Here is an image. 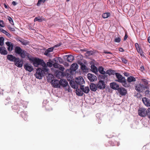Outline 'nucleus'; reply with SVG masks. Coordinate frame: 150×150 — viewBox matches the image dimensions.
<instances>
[{
	"instance_id": "1",
	"label": "nucleus",
	"mask_w": 150,
	"mask_h": 150,
	"mask_svg": "<svg viewBox=\"0 0 150 150\" xmlns=\"http://www.w3.org/2000/svg\"><path fill=\"white\" fill-rule=\"evenodd\" d=\"M115 75L117 79L116 80L117 81L121 83L122 85L124 87L128 88L130 86V84L127 82L125 77H123L120 73H115Z\"/></svg>"
},
{
	"instance_id": "2",
	"label": "nucleus",
	"mask_w": 150,
	"mask_h": 150,
	"mask_svg": "<svg viewBox=\"0 0 150 150\" xmlns=\"http://www.w3.org/2000/svg\"><path fill=\"white\" fill-rule=\"evenodd\" d=\"M69 84L71 87L74 89H76V93L77 95L79 96H82L83 94V91L80 88H79V86H77L75 84L74 81H70Z\"/></svg>"
},
{
	"instance_id": "3",
	"label": "nucleus",
	"mask_w": 150,
	"mask_h": 150,
	"mask_svg": "<svg viewBox=\"0 0 150 150\" xmlns=\"http://www.w3.org/2000/svg\"><path fill=\"white\" fill-rule=\"evenodd\" d=\"M32 61L35 67H38L39 65L44 66L45 65V63L43 60L38 58H33Z\"/></svg>"
},
{
	"instance_id": "4",
	"label": "nucleus",
	"mask_w": 150,
	"mask_h": 150,
	"mask_svg": "<svg viewBox=\"0 0 150 150\" xmlns=\"http://www.w3.org/2000/svg\"><path fill=\"white\" fill-rule=\"evenodd\" d=\"M48 77L49 79L50 77H51V83L52 84L53 87L55 88H60L59 81L57 79H54V76L52 74H49Z\"/></svg>"
},
{
	"instance_id": "5",
	"label": "nucleus",
	"mask_w": 150,
	"mask_h": 150,
	"mask_svg": "<svg viewBox=\"0 0 150 150\" xmlns=\"http://www.w3.org/2000/svg\"><path fill=\"white\" fill-rule=\"evenodd\" d=\"M44 74L42 72L41 69L39 68L36 70V73L34 75L36 78L39 79H42Z\"/></svg>"
},
{
	"instance_id": "6",
	"label": "nucleus",
	"mask_w": 150,
	"mask_h": 150,
	"mask_svg": "<svg viewBox=\"0 0 150 150\" xmlns=\"http://www.w3.org/2000/svg\"><path fill=\"white\" fill-rule=\"evenodd\" d=\"M74 82L76 85H77V86H80V87L81 86H82V84L85 83V81L82 77L80 76L76 78Z\"/></svg>"
},
{
	"instance_id": "7",
	"label": "nucleus",
	"mask_w": 150,
	"mask_h": 150,
	"mask_svg": "<svg viewBox=\"0 0 150 150\" xmlns=\"http://www.w3.org/2000/svg\"><path fill=\"white\" fill-rule=\"evenodd\" d=\"M135 89L139 93H142L144 91V85L141 83L137 84L134 86Z\"/></svg>"
},
{
	"instance_id": "8",
	"label": "nucleus",
	"mask_w": 150,
	"mask_h": 150,
	"mask_svg": "<svg viewBox=\"0 0 150 150\" xmlns=\"http://www.w3.org/2000/svg\"><path fill=\"white\" fill-rule=\"evenodd\" d=\"M148 110L144 108H140L138 111L139 115L141 117H145L147 115Z\"/></svg>"
},
{
	"instance_id": "9",
	"label": "nucleus",
	"mask_w": 150,
	"mask_h": 150,
	"mask_svg": "<svg viewBox=\"0 0 150 150\" xmlns=\"http://www.w3.org/2000/svg\"><path fill=\"white\" fill-rule=\"evenodd\" d=\"M87 78L91 82L96 81L97 80V77L93 74L89 73L87 75Z\"/></svg>"
},
{
	"instance_id": "10",
	"label": "nucleus",
	"mask_w": 150,
	"mask_h": 150,
	"mask_svg": "<svg viewBox=\"0 0 150 150\" xmlns=\"http://www.w3.org/2000/svg\"><path fill=\"white\" fill-rule=\"evenodd\" d=\"M15 64L18 67H22L23 62V61L19 58H17L14 62Z\"/></svg>"
},
{
	"instance_id": "11",
	"label": "nucleus",
	"mask_w": 150,
	"mask_h": 150,
	"mask_svg": "<svg viewBox=\"0 0 150 150\" xmlns=\"http://www.w3.org/2000/svg\"><path fill=\"white\" fill-rule=\"evenodd\" d=\"M97 87L100 89H103L105 87V82L102 81H100L96 84Z\"/></svg>"
},
{
	"instance_id": "12",
	"label": "nucleus",
	"mask_w": 150,
	"mask_h": 150,
	"mask_svg": "<svg viewBox=\"0 0 150 150\" xmlns=\"http://www.w3.org/2000/svg\"><path fill=\"white\" fill-rule=\"evenodd\" d=\"M24 67L26 71L30 72L32 71L33 69V66L30 64L27 63L24 65Z\"/></svg>"
},
{
	"instance_id": "13",
	"label": "nucleus",
	"mask_w": 150,
	"mask_h": 150,
	"mask_svg": "<svg viewBox=\"0 0 150 150\" xmlns=\"http://www.w3.org/2000/svg\"><path fill=\"white\" fill-rule=\"evenodd\" d=\"M142 101L144 104L147 107L150 106V100L146 97L142 98Z\"/></svg>"
},
{
	"instance_id": "14",
	"label": "nucleus",
	"mask_w": 150,
	"mask_h": 150,
	"mask_svg": "<svg viewBox=\"0 0 150 150\" xmlns=\"http://www.w3.org/2000/svg\"><path fill=\"white\" fill-rule=\"evenodd\" d=\"M117 91L122 96H125L127 93V91L124 88H120Z\"/></svg>"
},
{
	"instance_id": "15",
	"label": "nucleus",
	"mask_w": 150,
	"mask_h": 150,
	"mask_svg": "<svg viewBox=\"0 0 150 150\" xmlns=\"http://www.w3.org/2000/svg\"><path fill=\"white\" fill-rule=\"evenodd\" d=\"M110 86L112 88L115 90H118L120 88L119 85L115 82L110 83Z\"/></svg>"
},
{
	"instance_id": "16",
	"label": "nucleus",
	"mask_w": 150,
	"mask_h": 150,
	"mask_svg": "<svg viewBox=\"0 0 150 150\" xmlns=\"http://www.w3.org/2000/svg\"><path fill=\"white\" fill-rule=\"evenodd\" d=\"M60 87L62 86L63 87H65L67 85L68 86V83L67 81L64 79H61L59 81Z\"/></svg>"
},
{
	"instance_id": "17",
	"label": "nucleus",
	"mask_w": 150,
	"mask_h": 150,
	"mask_svg": "<svg viewBox=\"0 0 150 150\" xmlns=\"http://www.w3.org/2000/svg\"><path fill=\"white\" fill-rule=\"evenodd\" d=\"M81 89L83 91V92L86 93H88L89 91V88L88 86H80Z\"/></svg>"
},
{
	"instance_id": "18",
	"label": "nucleus",
	"mask_w": 150,
	"mask_h": 150,
	"mask_svg": "<svg viewBox=\"0 0 150 150\" xmlns=\"http://www.w3.org/2000/svg\"><path fill=\"white\" fill-rule=\"evenodd\" d=\"M7 59L10 61L14 62L17 58L11 54L8 55L7 56Z\"/></svg>"
},
{
	"instance_id": "19",
	"label": "nucleus",
	"mask_w": 150,
	"mask_h": 150,
	"mask_svg": "<svg viewBox=\"0 0 150 150\" xmlns=\"http://www.w3.org/2000/svg\"><path fill=\"white\" fill-rule=\"evenodd\" d=\"M6 44L8 47V50L9 51H11L13 49V45L11 42H7Z\"/></svg>"
},
{
	"instance_id": "20",
	"label": "nucleus",
	"mask_w": 150,
	"mask_h": 150,
	"mask_svg": "<svg viewBox=\"0 0 150 150\" xmlns=\"http://www.w3.org/2000/svg\"><path fill=\"white\" fill-rule=\"evenodd\" d=\"M18 40V41H20L23 45H26L29 43V41L25 40L22 38H21Z\"/></svg>"
},
{
	"instance_id": "21",
	"label": "nucleus",
	"mask_w": 150,
	"mask_h": 150,
	"mask_svg": "<svg viewBox=\"0 0 150 150\" xmlns=\"http://www.w3.org/2000/svg\"><path fill=\"white\" fill-rule=\"evenodd\" d=\"M90 86L91 90L92 91H96L98 88L96 85L93 83H91L90 85Z\"/></svg>"
},
{
	"instance_id": "22",
	"label": "nucleus",
	"mask_w": 150,
	"mask_h": 150,
	"mask_svg": "<svg viewBox=\"0 0 150 150\" xmlns=\"http://www.w3.org/2000/svg\"><path fill=\"white\" fill-rule=\"evenodd\" d=\"M42 66V69H41V70H42V72L44 74H46L48 73V71L49 69L47 68V67L46 65V64H45V65Z\"/></svg>"
},
{
	"instance_id": "23",
	"label": "nucleus",
	"mask_w": 150,
	"mask_h": 150,
	"mask_svg": "<svg viewBox=\"0 0 150 150\" xmlns=\"http://www.w3.org/2000/svg\"><path fill=\"white\" fill-rule=\"evenodd\" d=\"M67 61L69 62H71L74 59V57L71 54L67 55Z\"/></svg>"
},
{
	"instance_id": "24",
	"label": "nucleus",
	"mask_w": 150,
	"mask_h": 150,
	"mask_svg": "<svg viewBox=\"0 0 150 150\" xmlns=\"http://www.w3.org/2000/svg\"><path fill=\"white\" fill-rule=\"evenodd\" d=\"M0 53L2 55H6L7 54V52L5 48L3 47H0Z\"/></svg>"
},
{
	"instance_id": "25",
	"label": "nucleus",
	"mask_w": 150,
	"mask_h": 150,
	"mask_svg": "<svg viewBox=\"0 0 150 150\" xmlns=\"http://www.w3.org/2000/svg\"><path fill=\"white\" fill-rule=\"evenodd\" d=\"M45 20V18L43 17H40L39 16L38 17H35L34 19V21L36 22L38 21L39 22H41L43 21H44Z\"/></svg>"
},
{
	"instance_id": "26",
	"label": "nucleus",
	"mask_w": 150,
	"mask_h": 150,
	"mask_svg": "<svg viewBox=\"0 0 150 150\" xmlns=\"http://www.w3.org/2000/svg\"><path fill=\"white\" fill-rule=\"evenodd\" d=\"M54 48V47H51L48 48L47 50H46L44 53V54L46 55H48L49 53L53 51Z\"/></svg>"
},
{
	"instance_id": "27",
	"label": "nucleus",
	"mask_w": 150,
	"mask_h": 150,
	"mask_svg": "<svg viewBox=\"0 0 150 150\" xmlns=\"http://www.w3.org/2000/svg\"><path fill=\"white\" fill-rule=\"evenodd\" d=\"M22 49L20 48V47L18 46H16L15 48V52L16 53L18 54H20L21 52L22 51Z\"/></svg>"
},
{
	"instance_id": "28",
	"label": "nucleus",
	"mask_w": 150,
	"mask_h": 150,
	"mask_svg": "<svg viewBox=\"0 0 150 150\" xmlns=\"http://www.w3.org/2000/svg\"><path fill=\"white\" fill-rule=\"evenodd\" d=\"M92 71L93 72L96 74L98 71L97 68L94 65H92L91 66Z\"/></svg>"
},
{
	"instance_id": "29",
	"label": "nucleus",
	"mask_w": 150,
	"mask_h": 150,
	"mask_svg": "<svg viewBox=\"0 0 150 150\" xmlns=\"http://www.w3.org/2000/svg\"><path fill=\"white\" fill-rule=\"evenodd\" d=\"M135 81V78L132 76H130L128 77L127 79V81L128 83H131L132 82Z\"/></svg>"
},
{
	"instance_id": "30",
	"label": "nucleus",
	"mask_w": 150,
	"mask_h": 150,
	"mask_svg": "<svg viewBox=\"0 0 150 150\" xmlns=\"http://www.w3.org/2000/svg\"><path fill=\"white\" fill-rule=\"evenodd\" d=\"M71 69L75 71L76 70L78 67V65L76 63H73L71 66Z\"/></svg>"
},
{
	"instance_id": "31",
	"label": "nucleus",
	"mask_w": 150,
	"mask_h": 150,
	"mask_svg": "<svg viewBox=\"0 0 150 150\" xmlns=\"http://www.w3.org/2000/svg\"><path fill=\"white\" fill-rule=\"evenodd\" d=\"M19 54L22 58H25L26 56L27 52L26 51L22 50L21 52V53Z\"/></svg>"
},
{
	"instance_id": "32",
	"label": "nucleus",
	"mask_w": 150,
	"mask_h": 150,
	"mask_svg": "<svg viewBox=\"0 0 150 150\" xmlns=\"http://www.w3.org/2000/svg\"><path fill=\"white\" fill-rule=\"evenodd\" d=\"M98 71L102 74H104L105 73V71L104 70V68L102 66H100L98 68Z\"/></svg>"
},
{
	"instance_id": "33",
	"label": "nucleus",
	"mask_w": 150,
	"mask_h": 150,
	"mask_svg": "<svg viewBox=\"0 0 150 150\" xmlns=\"http://www.w3.org/2000/svg\"><path fill=\"white\" fill-rule=\"evenodd\" d=\"M115 71L114 70L110 69L107 70L106 72V74H108L109 75L111 74H115Z\"/></svg>"
},
{
	"instance_id": "34",
	"label": "nucleus",
	"mask_w": 150,
	"mask_h": 150,
	"mask_svg": "<svg viewBox=\"0 0 150 150\" xmlns=\"http://www.w3.org/2000/svg\"><path fill=\"white\" fill-rule=\"evenodd\" d=\"M0 30L2 33L5 34L8 37L10 38L11 37V36L10 34L5 30L1 28L0 29Z\"/></svg>"
},
{
	"instance_id": "35",
	"label": "nucleus",
	"mask_w": 150,
	"mask_h": 150,
	"mask_svg": "<svg viewBox=\"0 0 150 150\" xmlns=\"http://www.w3.org/2000/svg\"><path fill=\"white\" fill-rule=\"evenodd\" d=\"M110 16L109 13L106 12L103 13L102 15V17L104 18H107Z\"/></svg>"
},
{
	"instance_id": "36",
	"label": "nucleus",
	"mask_w": 150,
	"mask_h": 150,
	"mask_svg": "<svg viewBox=\"0 0 150 150\" xmlns=\"http://www.w3.org/2000/svg\"><path fill=\"white\" fill-rule=\"evenodd\" d=\"M136 49L137 51V52L140 54L142 56H144V54L142 55V53H143V52L140 47H137L136 48Z\"/></svg>"
},
{
	"instance_id": "37",
	"label": "nucleus",
	"mask_w": 150,
	"mask_h": 150,
	"mask_svg": "<svg viewBox=\"0 0 150 150\" xmlns=\"http://www.w3.org/2000/svg\"><path fill=\"white\" fill-rule=\"evenodd\" d=\"M46 1V0H39L37 4V6H40L41 4H44Z\"/></svg>"
},
{
	"instance_id": "38",
	"label": "nucleus",
	"mask_w": 150,
	"mask_h": 150,
	"mask_svg": "<svg viewBox=\"0 0 150 150\" xmlns=\"http://www.w3.org/2000/svg\"><path fill=\"white\" fill-rule=\"evenodd\" d=\"M81 69L84 71H86L88 70L86 66L84 64L81 65Z\"/></svg>"
},
{
	"instance_id": "39",
	"label": "nucleus",
	"mask_w": 150,
	"mask_h": 150,
	"mask_svg": "<svg viewBox=\"0 0 150 150\" xmlns=\"http://www.w3.org/2000/svg\"><path fill=\"white\" fill-rule=\"evenodd\" d=\"M53 61L50 60L47 63V66L49 67H51L52 66V65H53Z\"/></svg>"
},
{
	"instance_id": "40",
	"label": "nucleus",
	"mask_w": 150,
	"mask_h": 150,
	"mask_svg": "<svg viewBox=\"0 0 150 150\" xmlns=\"http://www.w3.org/2000/svg\"><path fill=\"white\" fill-rule=\"evenodd\" d=\"M7 19L9 21L10 23L12 25H14V23L13 19L11 17L9 16H8Z\"/></svg>"
},
{
	"instance_id": "41",
	"label": "nucleus",
	"mask_w": 150,
	"mask_h": 150,
	"mask_svg": "<svg viewBox=\"0 0 150 150\" xmlns=\"http://www.w3.org/2000/svg\"><path fill=\"white\" fill-rule=\"evenodd\" d=\"M4 40V38L3 37H0V45L1 46H2L3 45Z\"/></svg>"
},
{
	"instance_id": "42",
	"label": "nucleus",
	"mask_w": 150,
	"mask_h": 150,
	"mask_svg": "<svg viewBox=\"0 0 150 150\" xmlns=\"http://www.w3.org/2000/svg\"><path fill=\"white\" fill-rule=\"evenodd\" d=\"M94 53L93 51H87L86 54H87L88 56H90L93 55Z\"/></svg>"
},
{
	"instance_id": "43",
	"label": "nucleus",
	"mask_w": 150,
	"mask_h": 150,
	"mask_svg": "<svg viewBox=\"0 0 150 150\" xmlns=\"http://www.w3.org/2000/svg\"><path fill=\"white\" fill-rule=\"evenodd\" d=\"M121 59L123 63L125 64L127 63V60L126 59L123 57H121Z\"/></svg>"
},
{
	"instance_id": "44",
	"label": "nucleus",
	"mask_w": 150,
	"mask_h": 150,
	"mask_svg": "<svg viewBox=\"0 0 150 150\" xmlns=\"http://www.w3.org/2000/svg\"><path fill=\"white\" fill-rule=\"evenodd\" d=\"M121 38L120 37L115 38L114 40V41L115 42L119 43L120 42Z\"/></svg>"
},
{
	"instance_id": "45",
	"label": "nucleus",
	"mask_w": 150,
	"mask_h": 150,
	"mask_svg": "<svg viewBox=\"0 0 150 150\" xmlns=\"http://www.w3.org/2000/svg\"><path fill=\"white\" fill-rule=\"evenodd\" d=\"M142 81L145 85H146L148 83V81L145 79H142Z\"/></svg>"
},
{
	"instance_id": "46",
	"label": "nucleus",
	"mask_w": 150,
	"mask_h": 150,
	"mask_svg": "<svg viewBox=\"0 0 150 150\" xmlns=\"http://www.w3.org/2000/svg\"><path fill=\"white\" fill-rule=\"evenodd\" d=\"M53 66L54 67L56 68H59V67L60 66V65L56 63L53 64Z\"/></svg>"
},
{
	"instance_id": "47",
	"label": "nucleus",
	"mask_w": 150,
	"mask_h": 150,
	"mask_svg": "<svg viewBox=\"0 0 150 150\" xmlns=\"http://www.w3.org/2000/svg\"><path fill=\"white\" fill-rule=\"evenodd\" d=\"M8 28L11 31L13 32L15 31L14 28L11 27L10 26H8Z\"/></svg>"
},
{
	"instance_id": "48",
	"label": "nucleus",
	"mask_w": 150,
	"mask_h": 150,
	"mask_svg": "<svg viewBox=\"0 0 150 150\" xmlns=\"http://www.w3.org/2000/svg\"><path fill=\"white\" fill-rule=\"evenodd\" d=\"M147 116L150 119V108L148 109Z\"/></svg>"
},
{
	"instance_id": "49",
	"label": "nucleus",
	"mask_w": 150,
	"mask_h": 150,
	"mask_svg": "<svg viewBox=\"0 0 150 150\" xmlns=\"http://www.w3.org/2000/svg\"><path fill=\"white\" fill-rule=\"evenodd\" d=\"M59 68L61 71H63L65 69L64 67L60 65V66L59 67Z\"/></svg>"
},
{
	"instance_id": "50",
	"label": "nucleus",
	"mask_w": 150,
	"mask_h": 150,
	"mask_svg": "<svg viewBox=\"0 0 150 150\" xmlns=\"http://www.w3.org/2000/svg\"><path fill=\"white\" fill-rule=\"evenodd\" d=\"M58 60H59L60 63H62V59L60 57H58L57 58Z\"/></svg>"
},
{
	"instance_id": "51",
	"label": "nucleus",
	"mask_w": 150,
	"mask_h": 150,
	"mask_svg": "<svg viewBox=\"0 0 150 150\" xmlns=\"http://www.w3.org/2000/svg\"><path fill=\"white\" fill-rule=\"evenodd\" d=\"M135 96L137 98H140L141 96V95L140 93H137Z\"/></svg>"
},
{
	"instance_id": "52",
	"label": "nucleus",
	"mask_w": 150,
	"mask_h": 150,
	"mask_svg": "<svg viewBox=\"0 0 150 150\" xmlns=\"http://www.w3.org/2000/svg\"><path fill=\"white\" fill-rule=\"evenodd\" d=\"M107 75L104 74L103 75H102L101 78L102 79H105L106 78H107Z\"/></svg>"
},
{
	"instance_id": "53",
	"label": "nucleus",
	"mask_w": 150,
	"mask_h": 150,
	"mask_svg": "<svg viewBox=\"0 0 150 150\" xmlns=\"http://www.w3.org/2000/svg\"><path fill=\"white\" fill-rule=\"evenodd\" d=\"M128 37V36L127 34H125L124 38L123 40L124 41L126 40Z\"/></svg>"
},
{
	"instance_id": "54",
	"label": "nucleus",
	"mask_w": 150,
	"mask_h": 150,
	"mask_svg": "<svg viewBox=\"0 0 150 150\" xmlns=\"http://www.w3.org/2000/svg\"><path fill=\"white\" fill-rule=\"evenodd\" d=\"M61 45H62V44L61 43H59L55 45L54 46V48L55 47H59V46H61Z\"/></svg>"
},
{
	"instance_id": "55",
	"label": "nucleus",
	"mask_w": 150,
	"mask_h": 150,
	"mask_svg": "<svg viewBox=\"0 0 150 150\" xmlns=\"http://www.w3.org/2000/svg\"><path fill=\"white\" fill-rule=\"evenodd\" d=\"M3 22L2 21L0 20V26L2 27H3Z\"/></svg>"
},
{
	"instance_id": "56",
	"label": "nucleus",
	"mask_w": 150,
	"mask_h": 150,
	"mask_svg": "<svg viewBox=\"0 0 150 150\" xmlns=\"http://www.w3.org/2000/svg\"><path fill=\"white\" fill-rule=\"evenodd\" d=\"M140 70L141 71H143L144 70V67L143 66H142V67H141L140 68Z\"/></svg>"
},
{
	"instance_id": "57",
	"label": "nucleus",
	"mask_w": 150,
	"mask_h": 150,
	"mask_svg": "<svg viewBox=\"0 0 150 150\" xmlns=\"http://www.w3.org/2000/svg\"><path fill=\"white\" fill-rule=\"evenodd\" d=\"M135 46L136 47V48L137 47H139L138 44V43H136L135 44Z\"/></svg>"
},
{
	"instance_id": "58",
	"label": "nucleus",
	"mask_w": 150,
	"mask_h": 150,
	"mask_svg": "<svg viewBox=\"0 0 150 150\" xmlns=\"http://www.w3.org/2000/svg\"><path fill=\"white\" fill-rule=\"evenodd\" d=\"M12 4L14 6H15V5H16L17 4V3H16L15 1H13L12 2Z\"/></svg>"
},
{
	"instance_id": "59",
	"label": "nucleus",
	"mask_w": 150,
	"mask_h": 150,
	"mask_svg": "<svg viewBox=\"0 0 150 150\" xmlns=\"http://www.w3.org/2000/svg\"><path fill=\"white\" fill-rule=\"evenodd\" d=\"M119 50L121 52H123L124 51V49L122 48H119Z\"/></svg>"
},
{
	"instance_id": "60",
	"label": "nucleus",
	"mask_w": 150,
	"mask_h": 150,
	"mask_svg": "<svg viewBox=\"0 0 150 150\" xmlns=\"http://www.w3.org/2000/svg\"><path fill=\"white\" fill-rule=\"evenodd\" d=\"M124 75L125 76H129V74L127 72H124Z\"/></svg>"
},
{
	"instance_id": "61",
	"label": "nucleus",
	"mask_w": 150,
	"mask_h": 150,
	"mask_svg": "<svg viewBox=\"0 0 150 150\" xmlns=\"http://www.w3.org/2000/svg\"><path fill=\"white\" fill-rule=\"evenodd\" d=\"M104 53L105 54H112V53L111 52H110L105 51L104 52Z\"/></svg>"
},
{
	"instance_id": "62",
	"label": "nucleus",
	"mask_w": 150,
	"mask_h": 150,
	"mask_svg": "<svg viewBox=\"0 0 150 150\" xmlns=\"http://www.w3.org/2000/svg\"><path fill=\"white\" fill-rule=\"evenodd\" d=\"M144 90H145V89H148L149 88L148 86H146V85H145V86H144Z\"/></svg>"
},
{
	"instance_id": "63",
	"label": "nucleus",
	"mask_w": 150,
	"mask_h": 150,
	"mask_svg": "<svg viewBox=\"0 0 150 150\" xmlns=\"http://www.w3.org/2000/svg\"><path fill=\"white\" fill-rule=\"evenodd\" d=\"M78 64L80 65L81 66V65H82L83 64H84L82 62H81V61H79V62H78Z\"/></svg>"
},
{
	"instance_id": "64",
	"label": "nucleus",
	"mask_w": 150,
	"mask_h": 150,
	"mask_svg": "<svg viewBox=\"0 0 150 150\" xmlns=\"http://www.w3.org/2000/svg\"><path fill=\"white\" fill-rule=\"evenodd\" d=\"M147 40L150 43V36L148 37Z\"/></svg>"
}]
</instances>
